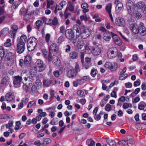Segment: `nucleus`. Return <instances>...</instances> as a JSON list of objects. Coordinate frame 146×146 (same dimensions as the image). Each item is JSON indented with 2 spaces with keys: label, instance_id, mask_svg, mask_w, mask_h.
Here are the masks:
<instances>
[{
  "label": "nucleus",
  "instance_id": "nucleus-1",
  "mask_svg": "<svg viewBox=\"0 0 146 146\" xmlns=\"http://www.w3.org/2000/svg\"><path fill=\"white\" fill-rule=\"evenodd\" d=\"M38 42V40L34 37H31L28 39L27 46L29 51H32L34 50Z\"/></svg>",
  "mask_w": 146,
  "mask_h": 146
},
{
  "label": "nucleus",
  "instance_id": "nucleus-2",
  "mask_svg": "<svg viewBox=\"0 0 146 146\" xmlns=\"http://www.w3.org/2000/svg\"><path fill=\"white\" fill-rule=\"evenodd\" d=\"M21 76L22 78H24L25 80L30 82L31 83H29V84H32V82H33V78L26 70H23L21 73Z\"/></svg>",
  "mask_w": 146,
  "mask_h": 146
},
{
  "label": "nucleus",
  "instance_id": "nucleus-3",
  "mask_svg": "<svg viewBox=\"0 0 146 146\" xmlns=\"http://www.w3.org/2000/svg\"><path fill=\"white\" fill-rule=\"evenodd\" d=\"M126 7L128 13L130 15L133 16L134 9L133 3L131 0L128 1L126 4Z\"/></svg>",
  "mask_w": 146,
  "mask_h": 146
},
{
  "label": "nucleus",
  "instance_id": "nucleus-4",
  "mask_svg": "<svg viewBox=\"0 0 146 146\" xmlns=\"http://www.w3.org/2000/svg\"><path fill=\"white\" fill-rule=\"evenodd\" d=\"M35 68L37 71L41 72L43 71L46 67V65L43 63L42 61L40 60H37L35 62Z\"/></svg>",
  "mask_w": 146,
  "mask_h": 146
},
{
  "label": "nucleus",
  "instance_id": "nucleus-5",
  "mask_svg": "<svg viewBox=\"0 0 146 146\" xmlns=\"http://www.w3.org/2000/svg\"><path fill=\"white\" fill-rule=\"evenodd\" d=\"M105 67L107 70L111 71H115L117 68V65L115 63H112L110 62H106L104 65Z\"/></svg>",
  "mask_w": 146,
  "mask_h": 146
},
{
  "label": "nucleus",
  "instance_id": "nucleus-6",
  "mask_svg": "<svg viewBox=\"0 0 146 146\" xmlns=\"http://www.w3.org/2000/svg\"><path fill=\"white\" fill-rule=\"evenodd\" d=\"M118 50L116 47H112L109 49L108 52V56L109 58H112L115 57L117 55Z\"/></svg>",
  "mask_w": 146,
  "mask_h": 146
},
{
  "label": "nucleus",
  "instance_id": "nucleus-7",
  "mask_svg": "<svg viewBox=\"0 0 146 146\" xmlns=\"http://www.w3.org/2000/svg\"><path fill=\"white\" fill-rule=\"evenodd\" d=\"M129 27L131 31L135 34H137L139 32L138 26L133 22L129 23Z\"/></svg>",
  "mask_w": 146,
  "mask_h": 146
},
{
  "label": "nucleus",
  "instance_id": "nucleus-8",
  "mask_svg": "<svg viewBox=\"0 0 146 146\" xmlns=\"http://www.w3.org/2000/svg\"><path fill=\"white\" fill-rule=\"evenodd\" d=\"M52 54L50 52L49 53L48 56V60L49 61H52V62L56 65H59L60 64V61L58 60L57 56H52Z\"/></svg>",
  "mask_w": 146,
  "mask_h": 146
},
{
  "label": "nucleus",
  "instance_id": "nucleus-9",
  "mask_svg": "<svg viewBox=\"0 0 146 146\" xmlns=\"http://www.w3.org/2000/svg\"><path fill=\"white\" fill-rule=\"evenodd\" d=\"M5 59L7 61H9L8 63H11L12 64L15 63V60L14 58V54L11 52L7 53L6 55Z\"/></svg>",
  "mask_w": 146,
  "mask_h": 146
},
{
  "label": "nucleus",
  "instance_id": "nucleus-10",
  "mask_svg": "<svg viewBox=\"0 0 146 146\" xmlns=\"http://www.w3.org/2000/svg\"><path fill=\"white\" fill-rule=\"evenodd\" d=\"M92 54L95 56L99 55L101 52V49L100 46H92Z\"/></svg>",
  "mask_w": 146,
  "mask_h": 146
},
{
  "label": "nucleus",
  "instance_id": "nucleus-11",
  "mask_svg": "<svg viewBox=\"0 0 146 146\" xmlns=\"http://www.w3.org/2000/svg\"><path fill=\"white\" fill-rule=\"evenodd\" d=\"M115 23L116 25L121 27H124L126 25V23L124 19L121 17H118L116 18Z\"/></svg>",
  "mask_w": 146,
  "mask_h": 146
},
{
  "label": "nucleus",
  "instance_id": "nucleus-12",
  "mask_svg": "<svg viewBox=\"0 0 146 146\" xmlns=\"http://www.w3.org/2000/svg\"><path fill=\"white\" fill-rule=\"evenodd\" d=\"M25 44H21L17 43L16 45V51L19 54L22 53L25 49Z\"/></svg>",
  "mask_w": 146,
  "mask_h": 146
},
{
  "label": "nucleus",
  "instance_id": "nucleus-13",
  "mask_svg": "<svg viewBox=\"0 0 146 146\" xmlns=\"http://www.w3.org/2000/svg\"><path fill=\"white\" fill-rule=\"evenodd\" d=\"M71 30L74 32L75 31H76L77 33L76 38H78L81 34V29L80 27L77 25H74L73 26Z\"/></svg>",
  "mask_w": 146,
  "mask_h": 146
},
{
  "label": "nucleus",
  "instance_id": "nucleus-14",
  "mask_svg": "<svg viewBox=\"0 0 146 146\" xmlns=\"http://www.w3.org/2000/svg\"><path fill=\"white\" fill-rule=\"evenodd\" d=\"M114 3L116 5V11L117 12H119L123 7V4L120 2L119 0H114Z\"/></svg>",
  "mask_w": 146,
  "mask_h": 146
},
{
  "label": "nucleus",
  "instance_id": "nucleus-15",
  "mask_svg": "<svg viewBox=\"0 0 146 146\" xmlns=\"http://www.w3.org/2000/svg\"><path fill=\"white\" fill-rule=\"evenodd\" d=\"M67 4V2L64 1H62L58 5H56V8L54 10L55 13H56L58 10H60L62 9L64 6L66 5Z\"/></svg>",
  "mask_w": 146,
  "mask_h": 146
},
{
  "label": "nucleus",
  "instance_id": "nucleus-16",
  "mask_svg": "<svg viewBox=\"0 0 146 146\" xmlns=\"http://www.w3.org/2000/svg\"><path fill=\"white\" fill-rule=\"evenodd\" d=\"M74 32L70 30H68L65 33L66 37L71 40L73 39L74 37Z\"/></svg>",
  "mask_w": 146,
  "mask_h": 146
},
{
  "label": "nucleus",
  "instance_id": "nucleus-17",
  "mask_svg": "<svg viewBox=\"0 0 146 146\" xmlns=\"http://www.w3.org/2000/svg\"><path fill=\"white\" fill-rule=\"evenodd\" d=\"M58 46L55 43H52L49 47V53L51 52H57L58 51Z\"/></svg>",
  "mask_w": 146,
  "mask_h": 146
},
{
  "label": "nucleus",
  "instance_id": "nucleus-18",
  "mask_svg": "<svg viewBox=\"0 0 146 146\" xmlns=\"http://www.w3.org/2000/svg\"><path fill=\"white\" fill-rule=\"evenodd\" d=\"M5 97L6 100L9 102L11 101L14 98L13 94L11 91L6 94Z\"/></svg>",
  "mask_w": 146,
  "mask_h": 146
},
{
  "label": "nucleus",
  "instance_id": "nucleus-19",
  "mask_svg": "<svg viewBox=\"0 0 146 146\" xmlns=\"http://www.w3.org/2000/svg\"><path fill=\"white\" fill-rule=\"evenodd\" d=\"M139 25L140 28L139 32H140V34L141 35L144 36L146 34V29L143 23H140Z\"/></svg>",
  "mask_w": 146,
  "mask_h": 146
},
{
  "label": "nucleus",
  "instance_id": "nucleus-20",
  "mask_svg": "<svg viewBox=\"0 0 146 146\" xmlns=\"http://www.w3.org/2000/svg\"><path fill=\"white\" fill-rule=\"evenodd\" d=\"M91 33L89 29H85L83 31L82 38L83 39H86L90 35Z\"/></svg>",
  "mask_w": 146,
  "mask_h": 146
},
{
  "label": "nucleus",
  "instance_id": "nucleus-21",
  "mask_svg": "<svg viewBox=\"0 0 146 146\" xmlns=\"http://www.w3.org/2000/svg\"><path fill=\"white\" fill-rule=\"evenodd\" d=\"M22 77L17 76L15 77L13 82L15 85H19L22 83Z\"/></svg>",
  "mask_w": 146,
  "mask_h": 146
},
{
  "label": "nucleus",
  "instance_id": "nucleus-22",
  "mask_svg": "<svg viewBox=\"0 0 146 146\" xmlns=\"http://www.w3.org/2000/svg\"><path fill=\"white\" fill-rule=\"evenodd\" d=\"M27 72L30 74L31 76L33 77L36 75L37 70L35 68H33L29 70H27Z\"/></svg>",
  "mask_w": 146,
  "mask_h": 146
},
{
  "label": "nucleus",
  "instance_id": "nucleus-23",
  "mask_svg": "<svg viewBox=\"0 0 146 146\" xmlns=\"http://www.w3.org/2000/svg\"><path fill=\"white\" fill-rule=\"evenodd\" d=\"M27 39V36L25 35H23L20 37V40L17 42L21 44H25Z\"/></svg>",
  "mask_w": 146,
  "mask_h": 146
},
{
  "label": "nucleus",
  "instance_id": "nucleus-24",
  "mask_svg": "<svg viewBox=\"0 0 146 146\" xmlns=\"http://www.w3.org/2000/svg\"><path fill=\"white\" fill-rule=\"evenodd\" d=\"M31 58V56L29 55H27L25 58L24 60V64L26 66H28L29 65L30 63Z\"/></svg>",
  "mask_w": 146,
  "mask_h": 146
},
{
  "label": "nucleus",
  "instance_id": "nucleus-25",
  "mask_svg": "<svg viewBox=\"0 0 146 146\" xmlns=\"http://www.w3.org/2000/svg\"><path fill=\"white\" fill-rule=\"evenodd\" d=\"M12 31L11 33L12 35L11 36V37H13L14 38L15 36L17 30V25H13L12 27Z\"/></svg>",
  "mask_w": 146,
  "mask_h": 146
},
{
  "label": "nucleus",
  "instance_id": "nucleus-26",
  "mask_svg": "<svg viewBox=\"0 0 146 146\" xmlns=\"http://www.w3.org/2000/svg\"><path fill=\"white\" fill-rule=\"evenodd\" d=\"M76 73L74 69H72L68 72V76L70 78H73L76 76Z\"/></svg>",
  "mask_w": 146,
  "mask_h": 146
},
{
  "label": "nucleus",
  "instance_id": "nucleus-27",
  "mask_svg": "<svg viewBox=\"0 0 146 146\" xmlns=\"http://www.w3.org/2000/svg\"><path fill=\"white\" fill-rule=\"evenodd\" d=\"M78 53L75 51H72L70 52L69 54L70 58L72 59H76L78 58Z\"/></svg>",
  "mask_w": 146,
  "mask_h": 146
},
{
  "label": "nucleus",
  "instance_id": "nucleus-28",
  "mask_svg": "<svg viewBox=\"0 0 146 146\" xmlns=\"http://www.w3.org/2000/svg\"><path fill=\"white\" fill-rule=\"evenodd\" d=\"M113 39L115 44L119 46L121 45L122 42L121 40L118 37L116 36L113 38Z\"/></svg>",
  "mask_w": 146,
  "mask_h": 146
},
{
  "label": "nucleus",
  "instance_id": "nucleus-29",
  "mask_svg": "<svg viewBox=\"0 0 146 146\" xmlns=\"http://www.w3.org/2000/svg\"><path fill=\"white\" fill-rule=\"evenodd\" d=\"M104 39L107 41L110 40L111 36V35L109 32H105L104 33Z\"/></svg>",
  "mask_w": 146,
  "mask_h": 146
},
{
  "label": "nucleus",
  "instance_id": "nucleus-30",
  "mask_svg": "<svg viewBox=\"0 0 146 146\" xmlns=\"http://www.w3.org/2000/svg\"><path fill=\"white\" fill-rule=\"evenodd\" d=\"M84 44L82 39V38L78 39L77 43V46L78 48L80 49L82 48Z\"/></svg>",
  "mask_w": 146,
  "mask_h": 146
},
{
  "label": "nucleus",
  "instance_id": "nucleus-31",
  "mask_svg": "<svg viewBox=\"0 0 146 146\" xmlns=\"http://www.w3.org/2000/svg\"><path fill=\"white\" fill-rule=\"evenodd\" d=\"M145 5L143 2L140 1L136 4V7L137 8L139 9H142V10Z\"/></svg>",
  "mask_w": 146,
  "mask_h": 146
},
{
  "label": "nucleus",
  "instance_id": "nucleus-32",
  "mask_svg": "<svg viewBox=\"0 0 146 146\" xmlns=\"http://www.w3.org/2000/svg\"><path fill=\"white\" fill-rule=\"evenodd\" d=\"M86 91L85 90H79L77 92V94L79 96L82 97L84 96L86 94Z\"/></svg>",
  "mask_w": 146,
  "mask_h": 146
},
{
  "label": "nucleus",
  "instance_id": "nucleus-33",
  "mask_svg": "<svg viewBox=\"0 0 146 146\" xmlns=\"http://www.w3.org/2000/svg\"><path fill=\"white\" fill-rule=\"evenodd\" d=\"M68 10L71 12L73 11L74 10V5L73 2L71 1H69L68 5Z\"/></svg>",
  "mask_w": 146,
  "mask_h": 146
},
{
  "label": "nucleus",
  "instance_id": "nucleus-34",
  "mask_svg": "<svg viewBox=\"0 0 146 146\" xmlns=\"http://www.w3.org/2000/svg\"><path fill=\"white\" fill-rule=\"evenodd\" d=\"M42 24L43 23L40 20L37 21L35 23V28L37 29H39L42 26Z\"/></svg>",
  "mask_w": 146,
  "mask_h": 146
},
{
  "label": "nucleus",
  "instance_id": "nucleus-35",
  "mask_svg": "<svg viewBox=\"0 0 146 146\" xmlns=\"http://www.w3.org/2000/svg\"><path fill=\"white\" fill-rule=\"evenodd\" d=\"M11 40L9 38H7L5 42L4 43V46L6 47H11L12 45L11 42Z\"/></svg>",
  "mask_w": 146,
  "mask_h": 146
},
{
  "label": "nucleus",
  "instance_id": "nucleus-36",
  "mask_svg": "<svg viewBox=\"0 0 146 146\" xmlns=\"http://www.w3.org/2000/svg\"><path fill=\"white\" fill-rule=\"evenodd\" d=\"M51 81L48 79H44L43 81V85L46 86H48L51 83Z\"/></svg>",
  "mask_w": 146,
  "mask_h": 146
},
{
  "label": "nucleus",
  "instance_id": "nucleus-37",
  "mask_svg": "<svg viewBox=\"0 0 146 146\" xmlns=\"http://www.w3.org/2000/svg\"><path fill=\"white\" fill-rule=\"evenodd\" d=\"M47 8L50 9V6L54 4V1L53 0H46Z\"/></svg>",
  "mask_w": 146,
  "mask_h": 146
},
{
  "label": "nucleus",
  "instance_id": "nucleus-38",
  "mask_svg": "<svg viewBox=\"0 0 146 146\" xmlns=\"http://www.w3.org/2000/svg\"><path fill=\"white\" fill-rule=\"evenodd\" d=\"M107 142L110 146H116V142L113 140H109Z\"/></svg>",
  "mask_w": 146,
  "mask_h": 146
},
{
  "label": "nucleus",
  "instance_id": "nucleus-39",
  "mask_svg": "<svg viewBox=\"0 0 146 146\" xmlns=\"http://www.w3.org/2000/svg\"><path fill=\"white\" fill-rule=\"evenodd\" d=\"M20 15H24L27 14V10L24 7H22L20 11Z\"/></svg>",
  "mask_w": 146,
  "mask_h": 146
},
{
  "label": "nucleus",
  "instance_id": "nucleus-40",
  "mask_svg": "<svg viewBox=\"0 0 146 146\" xmlns=\"http://www.w3.org/2000/svg\"><path fill=\"white\" fill-rule=\"evenodd\" d=\"M141 104H139L138 108L139 110H143L145 107H146V104L143 102H141Z\"/></svg>",
  "mask_w": 146,
  "mask_h": 146
},
{
  "label": "nucleus",
  "instance_id": "nucleus-41",
  "mask_svg": "<svg viewBox=\"0 0 146 146\" xmlns=\"http://www.w3.org/2000/svg\"><path fill=\"white\" fill-rule=\"evenodd\" d=\"M112 4L111 3H108L106 6V9L109 13H111Z\"/></svg>",
  "mask_w": 146,
  "mask_h": 146
},
{
  "label": "nucleus",
  "instance_id": "nucleus-42",
  "mask_svg": "<svg viewBox=\"0 0 146 146\" xmlns=\"http://www.w3.org/2000/svg\"><path fill=\"white\" fill-rule=\"evenodd\" d=\"M133 16H134L137 19H140L142 17V15L141 13L137 11H135L134 13H133Z\"/></svg>",
  "mask_w": 146,
  "mask_h": 146
},
{
  "label": "nucleus",
  "instance_id": "nucleus-43",
  "mask_svg": "<svg viewBox=\"0 0 146 146\" xmlns=\"http://www.w3.org/2000/svg\"><path fill=\"white\" fill-rule=\"evenodd\" d=\"M36 103V101L35 100L30 102L27 106V108H29L31 107L32 106H35Z\"/></svg>",
  "mask_w": 146,
  "mask_h": 146
},
{
  "label": "nucleus",
  "instance_id": "nucleus-44",
  "mask_svg": "<svg viewBox=\"0 0 146 146\" xmlns=\"http://www.w3.org/2000/svg\"><path fill=\"white\" fill-rule=\"evenodd\" d=\"M13 121H9L8 123L6 125V127L7 128L9 129L10 127L13 126Z\"/></svg>",
  "mask_w": 146,
  "mask_h": 146
},
{
  "label": "nucleus",
  "instance_id": "nucleus-45",
  "mask_svg": "<svg viewBox=\"0 0 146 146\" xmlns=\"http://www.w3.org/2000/svg\"><path fill=\"white\" fill-rule=\"evenodd\" d=\"M9 31V28L7 27H5L1 31V35H4L7 33Z\"/></svg>",
  "mask_w": 146,
  "mask_h": 146
},
{
  "label": "nucleus",
  "instance_id": "nucleus-46",
  "mask_svg": "<svg viewBox=\"0 0 146 146\" xmlns=\"http://www.w3.org/2000/svg\"><path fill=\"white\" fill-rule=\"evenodd\" d=\"M126 67H124L123 69H121L119 70L118 72V74L119 75L121 76L122 75L126 72Z\"/></svg>",
  "mask_w": 146,
  "mask_h": 146
},
{
  "label": "nucleus",
  "instance_id": "nucleus-47",
  "mask_svg": "<svg viewBox=\"0 0 146 146\" xmlns=\"http://www.w3.org/2000/svg\"><path fill=\"white\" fill-rule=\"evenodd\" d=\"M1 57L2 59L3 58L5 54V50L3 47L1 46Z\"/></svg>",
  "mask_w": 146,
  "mask_h": 146
},
{
  "label": "nucleus",
  "instance_id": "nucleus-48",
  "mask_svg": "<svg viewBox=\"0 0 146 146\" xmlns=\"http://www.w3.org/2000/svg\"><path fill=\"white\" fill-rule=\"evenodd\" d=\"M118 144L121 146H127V142L126 141L122 140L118 142Z\"/></svg>",
  "mask_w": 146,
  "mask_h": 146
},
{
  "label": "nucleus",
  "instance_id": "nucleus-49",
  "mask_svg": "<svg viewBox=\"0 0 146 146\" xmlns=\"http://www.w3.org/2000/svg\"><path fill=\"white\" fill-rule=\"evenodd\" d=\"M130 106L131 108L132 107V105L131 104L125 103L123 105V108L124 109L128 108Z\"/></svg>",
  "mask_w": 146,
  "mask_h": 146
},
{
  "label": "nucleus",
  "instance_id": "nucleus-50",
  "mask_svg": "<svg viewBox=\"0 0 146 146\" xmlns=\"http://www.w3.org/2000/svg\"><path fill=\"white\" fill-rule=\"evenodd\" d=\"M97 73V70L96 69L94 68L92 70L91 74L92 76L94 77Z\"/></svg>",
  "mask_w": 146,
  "mask_h": 146
},
{
  "label": "nucleus",
  "instance_id": "nucleus-51",
  "mask_svg": "<svg viewBox=\"0 0 146 146\" xmlns=\"http://www.w3.org/2000/svg\"><path fill=\"white\" fill-rule=\"evenodd\" d=\"M42 52L45 58L47 59H48V56L47 57V50L45 49H43L42 50Z\"/></svg>",
  "mask_w": 146,
  "mask_h": 146
},
{
  "label": "nucleus",
  "instance_id": "nucleus-52",
  "mask_svg": "<svg viewBox=\"0 0 146 146\" xmlns=\"http://www.w3.org/2000/svg\"><path fill=\"white\" fill-rule=\"evenodd\" d=\"M51 141V139L49 138H45L43 141V143L44 145H46L50 143Z\"/></svg>",
  "mask_w": 146,
  "mask_h": 146
},
{
  "label": "nucleus",
  "instance_id": "nucleus-53",
  "mask_svg": "<svg viewBox=\"0 0 146 146\" xmlns=\"http://www.w3.org/2000/svg\"><path fill=\"white\" fill-rule=\"evenodd\" d=\"M52 24L54 25H56L58 23V20L56 17L54 18L53 20L52 21Z\"/></svg>",
  "mask_w": 146,
  "mask_h": 146
},
{
  "label": "nucleus",
  "instance_id": "nucleus-54",
  "mask_svg": "<svg viewBox=\"0 0 146 146\" xmlns=\"http://www.w3.org/2000/svg\"><path fill=\"white\" fill-rule=\"evenodd\" d=\"M125 85L126 88H131L132 86V84L129 82L125 83Z\"/></svg>",
  "mask_w": 146,
  "mask_h": 146
},
{
  "label": "nucleus",
  "instance_id": "nucleus-55",
  "mask_svg": "<svg viewBox=\"0 0 146 146\" xmlns=\"http://www.w3.org/2000/svg\"><path fill=\"white\" fill-rule=\"evenodd\" d=\"M7 80L6 78H3L2 80L1 84L3 85H5L7 84Z\"/></svg>",
  "mask_w": 146,
  "mask_h": 146
},
{
  "label": "nucleus",
  "instance_id": "nucleus-56",
  "mask_svg": "<svg viewBox=\"0 0 146 146\" xmlns=\"http://www.w3.org/2000/svg\"><path fill=\"white\" fill-rule=\"evenodd\" d=\"M82 80L81 79H78L76 81L73 82V85L75 87H77L78 85V82L80 83V82H82Z\"/></svg>",
  "mask_w": 146,
  "mask_h": 146
},
{
  "label": "nucleus",
  "instance_id": "nucleus-57",
  "mask_svg": "<svg viewBox=\"0 0 146 146\" xmlns=\"http://www.w3.org/2000/svg\"><path fill=\"white\" fill-rule=\"evenodd\" d=\"M111 106L109 104H107L106 106L105 110L107 111H110L111 110Z\"/></svg>",
  "mask_w": 146,
  "mask_h": 146
},
{
  "label": "nucleus",
  "instance_id": "nucleus-58",
  "mask_svg": "<svg viewBox=\"0 0 146 146\" xmlns=\"http://www.w3.org/2000/svg\"><path fill=\"white\" fill-rule=\"evenodd\" d=\"M141 81L139 79L135 81L134 83V86H137L140 85Z\"/></svg>",
  "mask_w": 146,
  "mask_h": 146
},
{
  "label": "nucleus",
  "instance_id": "nucleus-59",
  "mask_svg": "<svg viewBox=\"0 0 146 146\" xmlns=\"http://www.w3.org/2000/svg\"><path fill=\"white\" fill-rule=\"evenodd\" d=\"M50 36V35L49 33H47L46 35L45 39L47 42H48L49 41Z\"/></svg>",
  "mask_w": 146,
  "mask_h": 146
},
{
  "label": "nucleus",
  "instance_id": "nucleus-60",
  "mask_svg": "<svg viewBox=\"0 0 146 146\" xmlns=\"http://www.w3.org/2000/svg\"><path fill=\"white\" fill-rule=\"evenodd\" d=\"M126 141L127 142V146H129L128 144H132L133 142V140L131 139H127Z\"/></svg>",
  "mask_w": 146,
  "mask_h": 146
},
{
  "label": "nucleus",
  "instance_id": "nucleus-61",
  "mask_svg": "<svg viewBox=\"0 0 146 146\" xmlns=\"http://www.w3.org/2000/svg\"><path fill=\"white\" fill-rule=\"evenodd\" d=\"M65 31V26H62L60 28V32L64 34Z\"/></svg>",
  "mask_w": 146,
  "mask_h": 146
},
{
  "label": "nucleus",
  "instance_id": "nucleus-62",
  "mask_svg": "<svg viewBox=\"0 0 146 146\" xmlns=\"http://www.w3.org/2000/svg\"><path fill=\"white\" fill-rule=\"evenodd\" d=\"M80 19L82 20H84L87 21V18L86 15H84L80 16Z\"/></svg>",
  "mask_w": 146,
  "mask_h": 146
},
{
  "label": "nucleus",
  "instance_id": "nucleus-63",
  "mask_svg": "<svg viewBox=\"0 0 146 146\" xmlns=\"http://www.w3.org/2000/svg\"><path fill=\"white\" fill-rule=\"evenodd\" d=\"M65 52H69L70 50L71 47L69 45H67L65 46Z\"/></svg>",
  "mask_w": 146,
  "mask_h": 146
},
{
  "label": "nucleus",
  "instance_id": "nucleus-64",
  "mask_svg": "<svg viewBox=\"0 0 146 146\" xmlns=\"http://www.w3.org/2000/svg\"><path fill=\"white\" fill-rule=\"evenodd\" d=\"M54 75L56 77H58L60 75V72L58 70H56L53 72Z\"/></svg>",
  "mask_w": 146,
  "mask_h": 146
}]
</instances>
